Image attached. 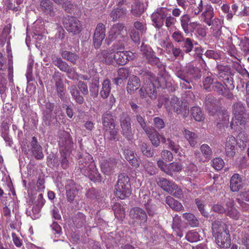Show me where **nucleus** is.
Masks as SVG:
<instances>
[{
  "label": "nucleus",
  "mask_w": 249,
  "mask_h": 249,
  "mask_svg": "<svg viewBox=\"0 0 249 249\" xmlns=\"http://www.w3.org/2000/svg\"><path fill=\"white\" fill-rule=\"evenodd\" d=\"M140 75L145 85V87H142L139 90L141 97L146 98L149 97L151 99H155L157 97L156 88L161 86L158 78L148 70L142 71Z\"/></svg>",
  "instance_id": "f257e3e1"
},
{
  "label": "nucleus",
  "mask_w": 249,
  "mask_h": 249,
  "mask_svg": "<svg viewBox=\"0 0 249 249\" xmlns=\"http://www.w3.org/2000/svg\"><path fill=\"white\" fill-rule=\"evenodd\" d=\"M212 231L215 243L220 248L227 249L230 248L231 238L226 224L220 221H214L212 223Z\"/></svg>",
  "instance_id": "f03ea898"
},
{
  "label": "nucleus",
  "mask_w": 249,
  "mask_h": 249,
  "mask_svg": "<svg viewBox=\"0 0 249 249\" xmlns=\"http://www.w3.org/2000/svg\"><path fill=\"white\" fill-rule=\"evenodd\" d=\"M127 35V30L124 24L117 23L113 24L110 28L105 41L107 45H109L115 39H118L117 43H116V49H124V42L128 38Z\"/></svg>",
  "instance_id": "7ed1b4c3"
},
{
  "label": "nucleus",
  "mask_w": 249,
  "mask_h": 249,
  "mask_svg": "<svg viewBox=\"0 0 249 249\" xmlns=\"http://www.w3.org/2000/svg\"><path fill=\"white\" fill-rule=\"evenodd\" d=\"M232 108L234 118L230 123V127L235 131H240L242 129L240 126L247 123L246 107L242 102H237L233 104Z\"/></svg>",
  "instance_id": "20e7f679"
},
{
  "label": "nucleus",
  "mask_w": 249,
  "mask_h": 249,
  "mask_svg": "<svg viewBox=\"0 0 249 249\" xmlns=\"http://www.w3.org/2000/svg\"><path fill=\"white\" fill-rule=\"evenodd\" d=\"M115 196L121 199L128 197L131 194L130 178L128 175L122 173L118 176L117 184L115 186Z\"/></svg>",
  "instance_id": "39448f33"
},
{
  "label": "nucleus",
  "mask_w": 249,
  "mask_h": 249,
  "mask_svg": "<svg viewBox=\"0 0 249 249\" xmlns=\"http://www.w3.org/2000/svg\"><path fill=\"white\" fill-rule=\"evenodd\" d=\"M129 224L134 227L141 226L147 220V215L144 210L135 207L130 209L129 213Z\"/></svg>",
  "instance_id": "423d86ee"
},
{
  "label": "nucleus",
  "mask_w": 249,
  "mask_h": 249,
  "mask_svg": "<svg viewBox=\"0 0 249 249\" xmlns=\"http://www.w3.org/2000/svg\"><path fill=\"white\" fill-rule=\"evenodd\" d=\"M223 83L216 81L212 85V91L216 92L218 94L223 95L228 98H232V91L234 89L233 81H228L222 80Z\"/></svg>",
  "instance_id": "0eeeda50"
},
{
  "label": "nucleus",
  "mask_w": 249,
  "mask_h": 249,
  "mask_svg": "<svg viewBox=\"0 0 249 249\" xmlns=\"http://www.w3.org/2000/svg\"><path fill=\"white\" fill-rule=\"evenodd\" d=\"M141 51L143 58L146 60V62L152 66H156L159 69L165 71V65L157 57L155 52L149 46L142 45Z\"/></svg>",
  "instance_id": "6e6552de"
},
{
  "label": "nucleus",
  "mask_w": 249,
  "mask_h": 249,
  "mask_svg": "<svg viewBox=\"0 0 249 249\" xmlns=\"http://www.w3.org/2000/svg\"><path fill=\"white\" fill-rule=\"evenodd\" d=\"M58 144L64 153L71 151L73 147V141L70 134L65 131H59L57 138Z\"/></svg>",
  "instance_id": "1a4fd4ad"
},
{
  "label": "nucleus",
  "mask_w": 249,
  "mask_h": 249,
  "mask_svg": "<svg viewBox=\"0 0 249 249\" xmlns=\"http://www.w3.org/2000/svg\"><path fill=\"white\" fill-rule=\"evenodd\" d=\"M158 184L163 190L175 197L179 198L182 195L181 189L172 181L162 178L160 179Z\"/></svg>",
  "instance_id": "9d476101"
},
{
  "label": "nucleus",
  "mask_w": 249,
  "mask_h": 249,
  "mask_svg": "<svg viewBox=\"0 0 249 249\" xmlns=\"http://www.w3.org/2000/svg\"><path fill=\"white\" fill-rule=\"evenodd\" d=\"M63 23L67 31L73 35L79 34L82 31L81 22L75 17L68 16L63 19Z\"/></svg>",
  "instance_id": "9b49d317"
},
{
  "label": "nucleus",
  "mask_w": 249,
  "mask_h": 249,
  "mask_svg": "<svg viewBox=\"0 0 249 249\" xmlns=\"http://www.w3.org/2000/svg\"><path fill=\"white\" fill-rule=\"evenodd\" d=\"M157 165L161 171L170 176H173L174 173L179 172L182 169V165L178 162L167 164L162 160H159Z\"/></svg>",
  "instance_id": "f8f14e48"
},
{
  "label": "nucleus",
  "mask_w": 249,
  "mask_h": 249,
  "mask_svg": "<svg viewBox=\"0 0 249 249\" xmlns=\"http://www.w3.org/2000/svg\"><path fill=\"white\" fill-rule=\"evenodd\" d=\"M106 27L103 23L97 24L93 36V44L95 49L100 48L106 36Z\"/></svg>",
  "instance_id": "ddd939ff"
},
{
  "label": "nucleus",
  "mask_w": 249,
  "mask_h": 249,
  "mask_svg": "<svg viewBox=\"0 0 249 249\" xmlns=\"http://www.w3.org/2000/svg\"><path fill=\"white\" fill-rule=\"evenodd\" d=\"M80 189V186L76 184L73 180H67L65 185L67 201L70 203H72Z\"/></svg>",
  "instance_id": "4468645a"
},
{
  "label": "nucleus",
  "mask_w": 249,
  "mask_h": 249,
  "mask_svg": "<svg viewBox=\"0 0 249 249\" xmlns=\"http://www.w3.org/2000/svg\"><path fill=\"white\" fill-rule=\"evenodd\" d=\"M120 120L123 136L127 140H130L133 137V133L130 116L127 114L123 113L121 115Z\"/></svg>",
  "instance_id": "2eb2a0df"
},
{
  "label": "nucleus",
  "mask_w": 249,
  "mask_h": 249,
  "mask_svg": "<svg viewBox=\"0 0 249 249\" xmlns=\"http://www.w3.org/2000/svg\"><path fill=\"white\" fill-rule=\"evenodd\" d=\"M180 26L186 34L194 32L196 27L199 25L197 21H191L190 15L185 14L181 16L180 18Z\"/></svg>",
  "instance_id": "dca6fc26"
},
{
  "label": "nucleus",
  "mask_w": 249,
  "mask_h": 249,
  "mask_svg": "<svg viewBox=\"0 0 249 249\" xmlns=\"http://www.w3.org/2000/svg\"><path fill=\"white\" fill-rule=\"evenodd\" d=\"M53 63L61 71L65 72L69 79L72 80L74 79V70L65 61H63L61 57H54L53 58Z\"/></svg>",
  "instance_id": "f3484780"
},
{
  "label": "nucleus",
  "mask_w": 249,
  "mask_h": 249,
  "mask_svg": "<svg viewBox=\"0 0 249 249\" xmlns=\"http://www.w3.org/2000/svg\"><path fill=\"white\" fill-rule=\"evenodd\" d=\"M134 56V54L130 51H117L114 54V59L117 64L124 66L128 61L133 60Z\"/></svg>",
  "instance_id": "a211bd4d"
},
{
  "label": "nucleus",
  "mask_w": 249,
  "mask_h": 249,
  "mask_svg": "<svg viewBox=\"0 0 249 249\" xmlns=\"http://www.w3.org/2000/svg\"><path fill=\"white\" fill-rule=\"evenodd\" d=\"M30 148L29 150L37 160H42L44 158L42 146L38 143L36 138L33 137L30 142Z\"/></svg>",
  "instance_id": "6ab92c4d"
},
{
  "label": "nucleus",
  "mask_w": 249,
  "mask_h": 249,
  "mask_svg": "<svg viewBox=\"0 0 249 249\" xmlns=\"http://www.w3.org/2000/svg\"><path fill=\"white\" fill-rule=\"evenodd\" d=\"M171 107L177 114H181L185 117L189 113V107L182 105V102L177 97L172 98L171 101Z\"/></svg>",
  "instance_id": "aec40b11"
},
{
  "label": "nucleus",
  "mask_w": 249,
  "mask_h": 249,
  "mask_svg": "<svg viewBox=\"0 0 249 249\" xmlns=\"http://www.w3.org/2000/svg\"><path fill=\"white\" fill-rule=\"evenodd\" d=\"M162 47L164 49L166 53L169 55H173L176 58L184 55L183 51L179 48L175 47L172 42L164 41Z\"/></svg>",
  "instance_id": "412c9836"
},
{
  "label": "nucleus",
  "mask_w": 249,
  "mask_h": 249,
  "mask_svg": "<svg viewBox=\"0 0 249 249\" xmlns=\"http://www.w3.org/2000/svg\"><path fill=\"white\" fill-rule=\"evenodd\" d=\"M117 162V160L114 158L104 160L100 164L102 171L105 174H110L116 168Z\"/></svg>",
  "instance_id": "4be33fe9"
},
{
  "label": "nucleus",
  "mask_w": 249,
  "mask_h": 249,
  "mask_svg": "<svg viewBox=\"0 0 249 249\" xmlns=\"http://www.w3.org/2000/svg\"><path fill=\"white\" fill-rule=\"evenodd\" d=\"M201 15V20L209 26H211V21L214 18L213 9L211 4L204 5V8Z\"/></svg>",
  "instance_id": "5701e85b"
},
{
  "label": "nucleus",
  "mask_w": 249,
  "mask_h": 249,
  "mask_svg": "<svg viewBox=\"0 0 249 249\" xmlns=\"http://www.w3.org/2000/svg\"><path fill=\"white\" fill-rule=\"evenodd\" d=\"M243 182L241 176L234 174L231 177L230 182V187L232 192H237L243 187Z\"/></svg>",
  "instance_id": "b1692460"
},
{
  "label": "nucleus",
  "mask_w": 249,
  "mask_h": 249,
  "mask_svg": "<svg viewBox=\"0 0 249 249\" xmlns=\"http://www.w3.org/2000/svg\"><path fill=\"white\" fill-rule=\"evenodd\" d=\"M218 75L222 80L228 81H233V78L231 76V68L228 65H218L217 66Z\"/></svg>",
  "instance_id": "393cba45"
},
{
  "label": "nucleus",
  "mask_w": 249,
  "mask_h": 249,
  "mask_svg": "<svg viewBox=\"0 0 249 249\" xmlns=\"http://www.w3.org/2000/svg\"><path fill=\"white\" fill-rule=\"evenodd\" d=\"M234 205L233 201L229 199L225 204L226 210L225 213L233 219L238 220L240 217V213Z\"/></svg>",
  "instance_id": "a878e982"
},
{
  "label": "nucleus",
  "mask_w": 249,
  "mask_h": 249,
  "mask_svg": "<svg viewBox=\"0 0 249 249\" xmlns=\"http://www.w3.org/2000/svg\"><path fill=\"white\" fill-rule=\"evenodd\" d=\"M189 5L188 7V12L192 15L197 16L202 11L204 6L202 0H200L198 3L196 0H189Z\"/></svg>",
  "instance_id": "bb28decb"
},
{
  "label": "nucleus",
  "mask_w": 249,
  "mask_h": 249,
  "mask_svg": "<svg viewBox=\"0 0 249 249\" xmlns=\"http://www.w3.org/2000/svg\"><path fill=\"white\" fill-rule=\"evenodd\" d=\"M89 166V169L87 171H84L83 174L89 177V179L93 182H101V176L98 171L95 164H91Z\"/></svg>",
  "instance_id": "cd10ccee"
},
{
  "label": "nucleus",
  "mask_w": 249,
  "mask_h": 249,
  "mask_svg": "<svg viewBox=\"0 0 249 249\" xmlns=\"http://www.w3.org/2000/svg\"><path fill=\"white\" fill-rule=\"evenodd\" d=\"M40 6L41 10L46 15L53 17L55 11L53 8V4L50 0H42L40 1Z\"/></svg>",
  "instance_id": "c85d7f7f"
},
{
  "label": "nucleus",
  "mask_w": 249,
  "mask_h": 249,
  "mask_svg": "<svg viewBox=\"0 0 249 249\" xmlns=\"http://www.w3.org/2000/svg\"><path fill=\"white\" fill-rule=\"evenodd\" d=\"M141 86V81L140 78L135 75L131 76L128 79L126 89L128 93L131 94L132 92L138 89Z\"/></svg>",
  "instance_id": "c756f323"
},
{
  "label": "nucleus",
  "mask_w": 249,
  "mask_h": 249,
  "mask_svg": "<svg viewBox=\"0 0 249 249\" xmlns=\"http://www.w3.org/2000/svg\"><path fill=\"white\" fill-rule=\"evenodd\" d=\"M103 129L116 126L114 117L110 112H106L102 117Z\"/></svg>",
  "instance_id": "7c9ffc66"
},
{
  "label": "nucleus",
  "mask_w": 249,
  "mask_h": 249,
  "mask_svg": "<svg viewBox=\"0 0 249 249\" xmlns=\"http://www.w3.org/2000/svg\"><path fill=\"white\" fill-rule=\"evenodd\" d=\"M150 140L152 144L155 147H158L160 144V134L154 128L151 127L146 129L145 132Z\"/></svg>",
  "instance_id": "2f4dec72"
},
{
  "label": "nucleus",
  "mask_w": 249,
  "mask_h": 249,
  "mask_svg": "<svg viewBox=\"0 0 249 249\" xmlns=\"http://www.w3.org/2000/svg\"><path fill=\"white\" fill-rule=\"evenodd\" d=\"M219 121L217 122L216 126L220 129L228 126L230 115L227 111H222L218 114Z\"/></svg>",
  "instance_id": "473e14b6"
},
{
  "label": "nucleus",
  "mask_w": 249,
  "mask_h": 249,
  "mask_svg": "<svg viewBox=\"0 0 249 249\" xmlns=\"http://www.w3.org/2000/svg\"><path fill=\"white\" fill-rule=\"evenodd\" d=\"M104 136L109 141H117L119 140L118 136L119 134L118 129L115 127H109L104 129Z\"/></svg>",
  "instance_id": "72a5a7b5"
},
{
  "label": "nucleus",
  "mask_w": 249,
  "mask_h": 249,
  "mask_svg": "<svg viewBox=\"0 0 249 249\" xmlns=\"http://www.w3.org/2000/svg\"><path fill=\"white\" fill-rule=\"evenodd\" d=\"M69 90L73 100L79 105L82 104L84 102V99L82 95H80L79 90L74 85H71Z\"/></svg>",
  "instance_id": "f704fd0d"
},
{
  "label": "nucleus",
  "mask_w": 249,
  "mask_h": 249,
  "mask_svg": "<svg viewBox=\"0 0 249 249\" xmlns=\"http://www.w3.org/2000/svg\"><path fill=\"white\" fill-rule=\"evenodd\" d=\"M211 30H213V35L216 37H219L221 34L222 24L220 20L218 18H214L211 21Z\"/></svg>",
  "instance_id": "c9c22d12"
},
{
  "label": "nucleus",
  "mask_w": 249,
  "mask_h": 249,
  "mask_svg": "<svg viewBox=\"0 0 249 249\" xmlns=\"http://www.w3.org/2000/svg\"><path fill=\"white\" fill-rule=\"evenodd\" d=\"M165 18V15L164 14L158 12L153 13L151 16V18L154 26L158 29L161 28L163 25Z\"/></svg>",
  "instance_id": "e433bc0d"
},
{
  "label": "nucleus",
  "mask_w": 249,
  "mask_h": 249,
  "mask_svg": "<svg viewBox=\"0 0 249 249\" xmlns=\"http://www.w3.org/2000/svg\"><path fill=\"white\" fill-rule=\"evenodd\" d=\"M111 90V81L108 79H105L102 83V89L100 92V95L103 99H106L109 97Z\"/></svg>",
  "instance_id": "4c0bfd02"
},
{
  "label": "nucleus",
  "mask_w": 249,
  "mask_h": 249,
  "mask_svg": "<svg viewBox=\"0 0 249 249\" xmlns=\"http://www.w3.org/2000/svg\"><path fill=\"white\" fill-rule=\"evenodd\" d=\"M144 11V8L143 3L141 2L140 0H135L131 6L132 14L135 17H139Z\"/></svg>",
  "instance_id": "58836bf2"
},
{
  "label": "nucleus",
  "mask_w": 249,
  "mask_h": 249,
  "mask_svg": "<svg viewBox=\"0 0 249 249\" xmlns=\"http://www.w3.org/2000/svg\"><path fill=\"white\" fill-rule=\"evenodd\" d=\"M91 164H94L90 155L86 156L84 158H81L79 161V166L82 173L89 169V166Z\"/></svg>",
  "instance_id": "ea45409f"
},
{
  "label": "nucleus",
  "mask_w": 249,
  "mask_h": 249,
  "mask_svg": "<svg viewBox=\"0 0 249 249\" xmlns=\"http://www.w3.org/2000/svg\"><path fill=\"white\" fill-rule=\"evenodd\" d=\"M216 100L212 96H207L205 100V108L211 113H213L217 110Z\"/></svg>",
  "instance_id": "a19ab883"
},
{
  "label": "nucleus",
  "mask_w": 249,
  "mask_h": 249,
  "mask_svg": "<svg viewBox=\"0 0 249 249\" xmlns=\"http://www.w3.org/2000/svg\"><path fill=\"white\" fill-rule=\"evenodd\" d=\"M184 135L191 146H195L197 143L198 136L196 133L189 130L185 129Z\"/></svg>",
  "instance_id": "79ce46f5"
},
{
  "label": "nucleus",
  "mask_w": 249,
  "mask_h": 249,
  "mask_svg": "<svg viewBox=\"0 0 249 249\" xmlns=\"http://www.w3.org/2000/svg\"><path fill=\"white\" fill-rule=\"evenodd\" d=\"M100 59L101 62L107 65H111L114 60V54L107 51L104 50L100 54Z\"/></svg>",
  "instance_id": "37998d69"
},
{
  "label": "nucleus",
  "mask_w": 249,
  "mask_h": 249,
  "mask_svg": "<svg viewBox=\"0 0 249 249\" xmlns=\"http://www.w3.org/2000/svg\"><path fill=\"white\" fill-rule=\"evenodd\" d=\"M165 201L166 204L171 208L176 211H179L183 208L181 203L170 196H168L166 197Z\"/></svg>",
  "instance_id": "c03bdc74"
},
{
  "label": "nucleus",
  "mask_w": 249,
  "mask_h": 249,
  "mask_svg": "<svg viewBox=\"0 0 249 249\" xmlns=\"http://www.w3.org/2000/svg\"><path fill=\"white\" fill-rule=\"evenodd\" d=\"M61 54L63 59L70 61L73 64H75L79 59V55L77 54L67 51H62Z\"/></svg>",
  "instance_id": "a18cd8bd"
},
{
  "label": "nucleus",
  "mask_w": 249,
  "mask_h": 249,
  "mask_svg": "<svg viewBox=\"0 0 249 249\" xmlns=\"http://www.w3.org/2000/svg\"><path fill=\"white\" fill-rule=\"evenodd\" d=\"M183 218L187 221V224L192 227H196L199 226L198 220L191 213H183Z\"/></svg>",
  "instance_id": "49530a36"
},
{
  "label": "nucleus",
  "mask_w": 249,
  "mask_h": 249,
  "mask_svg": "<svg viewBox=\"0 0 249 249\" xmlns=\"http://www.w3.org/2000/svg\"><path fill=\"white\" fill-rule=\"evenodd\" d=\"M191 113L192 117L196 121L201 122L204 119L201 108L198 107H192Z\"/></svg>",
  "instance_id": "de8ad7c7"
},
{
  "label": "nucleus",
  "mask_w": 249,
  "mask_h": 249,
  "mask_svg": "<svg viewBox=\"0 0 249 249\" xmlns=\"http://www.w3.org/2000/svg\"><path fill=\"white\" fill-rule=\"evenodd\" d=\"M126 14V9L125 8H117L113 10L111 14L110 17L113 20H116L117 18H122L125 16Z\"/></svg>",
  "instance_id": "09e8293b"
},
{
  "label": "nucleus",
  "mask_w": 249,
  "mask_h": 249,
  "mask_svg": "<svg viewBox=\"0 0 249 249\" xmlns=\"http://www.w3.org/2000/svg\"><path fill=\"white\" fill-rule=\"evenodd\" d=\"M200 71L197 67L194 66L193 65L189 64L186 67V73L187 76L195 77L200 72Z\"/></svg>",
  "instance_id": "8fccbe9b"
},
{
  "label": "nucleus",
  "mask_w": 249,
  "mask_h": 249,
  "mask_svg": "<svg viewBox=\"0 0 249 249\" xmlns=\"http://www.w3.org/2000/svg\"><path fill=\"white\" fill-rule=\"evenodd\" d=\"M213 79L210 76L203 77V87L207 91H212V85L213 83Z\"/></svg>",
  "instance_id": "3c124183"
},
{
  "label": "nucleus",
  "mask_w": 249,
  "mask_h": 249,
  "mask_svg": "<svg viewBox=\"0 0 249 249\" xmlns=\"http://www.w3.org/2000/svg\"><path fill=\"white\" fill-rule=\"evenodd\" d=\"M200 151L203 156L208 160H210L212 155L211 147L207 144H203L200 146Z\"/></svg>",
  "instance_id": "603ef678"
},
{
  "label": "nucleus",
  "mask_w": 249,
  "mask_h": 249,
  "mask_svg": "<svg viewBox=\"0 0 249 249\" xmlns=\"http://www.w3.org/2000/svg\"><path fill=\"white\" fill-rule=\"evenodd\" d=\"M118 74L119 78H116L114 79L115 83L117 84L118 81L123 78H127L129 74V70L126 68H120L118 71Z\"/></svg>",
  "instance_id": "864d4df0"
},
{
  "label": "nucleus",
  "mask_w": 249,
  "mask_h": 249,
  "mask_svg": "<svg viewBox=\"0 0 249 249\" xmlns=\"http://www.w3.org/2000/svg\"><path fill=\"white\" fill-rule=\"evenodd\" d=\"M143 167L145 171L150 176L155 174L156 168L152 162L149 160L145 161L143 163Z\"/></svg>",
  "instance_id": "5fc2aeb1"
},
{
  "label": "nucleus",
  "mask_w": 249,
  "mask_h": 249,
  "mask_svg": "<svg viewBox=\"0 0 249 249\" xmlns=\"http://www.w3.org/2000/svg\"><path fill=\"white\" fill-rule=\"evenodd\" d=\"M6 62L7 58L3 55L1 52H0V70L2 71H5L8 68L10 73L13 70V68L12 66L11 67L10 65H8L9 66L8 67Z\"/></svg>",
  "instance_id": "6e6d98bb"
},
{
  "label": "nucleus",
  "mask_w": 249,
  "mask_h": 249,
  "mask_svg": "<svg viewBox=\"0 0 249 249\" xmlns=\"http://www.w3.org/2000/svg\"><path fill=\"white\" fill-rule=\"evenodd\" d=\"M200 236L198 233L194 230L189 231L186 235V239L190 242H196L199 240Z\"/></svg>",
  "instance_id": "4d7b16f0"
},
{
  "label": "nucleus",
  "mask_w": 249,
  "mask_h": 249,
  "mask_svg": "<svg viewBox=\"0 0 249 249\" xmlns=\"http://www.w3.org/2000/svg\"><path fill=\"white\" fill-rule=\"evenodd\" d=\"M141 150L143 155L147 157H152L154 155V152L149 146L147 145L146 143H142L141 147Z\"/></svg>",
  "instance_id": "13d9d810"
},
{
  "label": "nucleus",
  "mask_w": 249,
  "mask_h": 249,
  "mask_svg": "<svg viewBox=\"0 0 249 249\" xmlns=\"http://www.w3.org/2000/svg\"><path fill=\"white\" fill-rule=\"evenodd\" d=\"M225 164L224 161L221 158H215L212 160L213 167L216 170H220Z\"/></svg>",
  "instance_id": "bf43d9fd"
},
{
  "label": "nucleus",
  "mask_w": 249,
  "mask_h": 249,
  "mask_svg": "<svg viewBox=\"0 0 249 249\" xmlns=\"http://www.w3.org/2000/svg\"><path fill=\"white\" fill-rule=\"evenodd\" d=\"M194 40L190 38H186L184 39L183 48H184V52L189 53L191 52L194 48Z\"/></svg>",
  "instance_id": "052dcab7"
},
{
  "label": "nucleus",
  "mask_w": 249,
  "mask_h": 249,
  "mask_svg": "<svg viewBox=\"0 0 249 249\" xmlns=\"http://www.w3.org/2000/svg\"><path fill=\"white\" fill-rule=\"evenodd\" d=\"M171 36L174 41L177 43L183 42L185 39L183 33L179 30L173 32Z\"/></svg>",
  "instance_id": "680f3d73"
},
{
  "label": "nucleus",
  "mask_w": 249,
  "mask_h": 249,
  "mask_svg": "<svg viewBox=\"0 0 249 249\" xmlns=\"http://www.w3.org/2000/svg\"><path fill=\"white\" fill-rule=\"evenodd\" d=\"M167 144L168 145V148H169L175 153H178L179 152V150L180 148V146L178 143L174 142L170 138H167Z\"/></svg>",
  "instance_id": "e2e57ef3"
},
{
  "label": "nucleus",
  "mask_w": 249,
  "mask_h": 249,
  "mask_svg": "<svg viewBox=\"0 0 249 249\" xmlns=\"http://www.w3.org/2000/svg\"><path fill=\"white\" fill-rule=\"evenodd\" d=\"M55 3L58 5H62V7L66 11L69 12L71 9L72 8V4H71L69 1H66V0H53Z\"/></svg>",
  "instance_id": "0e129e2a"
},
{
  "label": "nucleus",
  "mask_w": 249,
  "mask_h": 249,
  "mask_svg": "<svg viewBox=\"0 0 249 249\" xmlns=\"http://www.w3.org/2000/svg\"><path fill=\"white\" fill-rule=\"evenodd\" d=\"M239 46L241 50L246 53H249V39L245 37L243 39L240 41Z\"/></svg>",
  "instance_id": "69168bd1"
},
{
  "label": "nucleus",
  "mask_w": 249,
  "mask_h": 249,
  "mask_svg": "<svg viewBox=\"0 0 249 249\" xmlns=\"http://www.w3.org/2000/svg\"><path fill=\"white\" fill-rule=\"evenodd\" d=\"M53 233L55 237H59L62 233V229L60 226L56 222H53L51 226Z\"/></svg>",
  "instance_id": "338daca9"
},
{
  "label": "nucleus",
  "mask_w": 249,
  "mask_h": 249,
  "mask_svg": "<svg viewBox=\"0 0 249 249\" xmlns=\"http://www.w3.org/2000/svg\"><path fill=\"white\" fill-rule=\"evenodd\" d=\"M153 124L155 128L158 130H161L165 126L163 120L159 117H155L153 119Z\"/></svg>",
  "instance_id": "774afa93"
}]
</instances>
